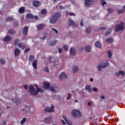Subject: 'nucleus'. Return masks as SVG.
Instances as JSON below:
<instances>
[{
    "label": "nucleus",
    "mask_w": 125,
    "mask_h": 125,
    "mask_svg": "<svg viewBox=\"0 0 125 125\" xmlns=\"http://www.w3.org/2000/svg\"><path fill=\"white\" fill-rule=\"evenodd\" d=\"M29 92L30 93L31 95H37L39 92L42 93L43 92V90L41 88H37V90H35V88H34V86L31 85L29 88Z\"/></svg>",
    "instance_id": "obj_1"
},
{
    "label": "nucleus",
    "mask_w": 125,
    "mask_h": 125,
    "mask_svg": "<svg viewBox=\"0 0 125 125\" xmlns=\"http://www.w3.org/2000/svg\"><path fill=\"white\" fill-rule=\"evenodd\" d=\"M125 24L123 21H121L120 22V24L116 25L115 27V31L116 32H119V31H123L125 30Z\"/></svg>",
    "instance_id": "obj_2"
},
{
    "label": "nucleus",
    "mask_w": 125,
    "mask_h": 125,
    "mask_svg": "<svg viewBox=\"0 0 125 125\" xmlns=\"http://www.w3.org/2000/svg\"><path fill=\"white\" fill-rule=\"evenodd\" d=\"M71 115L74 118H81L82 114L81 112L78 110H73L71 112Z\"/></svg>",
    "instance_id": "obj_3"
},
{
    "label": "nucleus",
    "mask_w": 125,
    "mask_h": 125,
    "mask_svg": "<svg viewBox=\"0 0 125 125\" xmlns=\"http://www.w3.org/2000/svg\"><path fill=\"white\" fill-rule=\"evenodd\" d=\"M44 110L45 112H48L49 113L54 112V105H52L51 107H45Z\"/></svg>",
    "instance_id": "obj_4"
},
{
    "label": "nucleus",
    "mask_w": 125,
    "mask_h": 125,
    "mask_svg": "<svg viewBox=\"0 0 125 125\" xmlns=\"http://www.w3.org/2000/svg\"><path fill=\"white\" fill-rule=\"evenodd\" d=\"M68 26H72V27H74V28H76L77 26L76 25V22L72 21L71 19H68Z\"/></svg>",
    "instance_id": "obj_5"
},
{
    "label": "nucleus",
    "mask_w": 125,
    "mask_h": 125,
    "mask_svg": "<svg viewBox=\"0 0 125 125\" xmlns=\"http://www.w3.org/2000/svg\"><path fill=\"white\" fill-rule=\"evenodd\" d=\"M108 65H109V63L108 62H105L104 64L103 65L100 64L98 66V69L99 70V71H101V69H102V68H106V67H107Z\"/></svg>",
    "instance_id": "obj_6"
},
{
    "label": "nucleus",
    "mask_w": 125,
    "mask_h": 125,
    "mask_svg": "<svg viewBox=\"0 0 125 125\" xmlns=\"http://www.w3.org/2000/svg\"><path fill=\"white\" fill-rule=\"evenodd\" d=\"M93 1L91 0H85L84 1V4L86 6V7H89L90 5L92 4Z\"/></svg>",
    "instance_id": "obj_7"
},
{
    "label": "nucleus",
    "mask_w": 125,
    "mask_h": 125,
    "mask_svg": "<svg viewBox=\"0 0 125 125\" xmlns=\"http://www.w3.org/2000/svg\"><path fill=\"white\" fill-rule=\"evenodd\" d=\"M58 16H53L50 20V22L51 24H54L55 22H56L57 21V18H58Z\"/></svg>",
    "instance_id": "obj_8"
},
{
    "label": "nucleus",
    "mask_w": 125,
    "mask_h": 125,
    "mask_svg": "<svg viewBox=\"0 0 125 125\" xmlns=\"http://www.w3.org/2000/svg\"><path fill=\"white\" fill-rule=\"evenodd\" d=\"M44 27H45V24L44 23H42L38 25L37 29L38 31H42V30H43L44 28Z\"/></svg>",
    "instance_id": "obj_9"
},
{
    "label": "nucleus",
    "mask_w": 125,
    "mask_h": 125,
    "mask_svg": "<svg viewBox=\"0 0 125 125\" xmlns=\"http://www.w3.org/2000/svg\"><path fill=\"white\" fill-rule=\"evenodd\" d=\"M29 31V28L28 26H25L23 28V34L24 36H27L28 35V32Z\"/></svg>",
    "instance_id": "obj_10"
},
{
    "label": "nucleus",
    "mask_w": 125,
    "mask_h": 125,
    "mask_svg": "<svg viewBox=\"0 0 125 125\" xmlns=\"http://www.w3.org/2000/svg\"><path fill=\"white\" fill-rule=\"evenodd\" d=\"M37 63H38V60H34L32 63V66L35 70H37V69L38 64Z\"/></svg>",
    "instance_id": "obj_11"
},
{
    "label": "nucleus",
    "mask_w": 125,
    "mask_h": 125,
    "mask_svg": "<svg viewBox=\"0 0 125 125\" xmlns=\"http://www.w3.org/2000/svg\"><path fill=\"white\" fill-rule=\"evenodd\" d=\"M33 4L34 6H35V7H40V5H41V2L39 1H34Z\"/></svg>",
    "instance_id": "obj_12"
},
{
    "label": "nucleus",
    "mask_w": 125,
    "mask_h": 125,
    "mask_svg": "<svg viewBox=\"0 0 125 125\" xmlns=\"http://www.w3.org/2000/svg\"><path fill=\"white\" fill-rule=\"evenodd\" d=\"M67 75L65 74V73L62 72L60 75V80H63V79H67Z\"/></svg>",
    "instance_id": "obj_13"
},
{
    "label": "nucleus",
    "mask_w": 125,
    "mask_h": 125,
    "mask_svg": "<svg viewBox=\"0 0 125 125\" xmlns=\"http://www.w3.org/2000/svg\"><path fill=\"white\" fill-rule=\"evenodd\" d=\"M52 119V116H50L48 117L47 118L45 119L44 123H46L47 124H49L50 123V121H51V119Z\"/></svg>",
    "instance_id": "obj_14"
},
{
    "label": "nucleus",
    "mask_w": 125,
    "mask_h": 125,
    "mask_svg": "<svg viewBox=\"0 0 125 125\" xmlns=\"http://www.w3.org/2000/svg\"><path fill=\"white\" fill-rule=\"evenodd\" d=\"M115 75L117 77H119L120 75H122V76H124L125 75V72L124 71L120 70L118 73H116Z\"/></svg>",
    "instance_id": "obj_15"
},
{
    "label": "nucleus",
    "mask_w": 125,
    "mask_h": 125,
    "mask_svg": "<svg viewBox=\"0 0 125 125\" xmlns=\"http://www.w3.org/2000/svg\"><path fill=\"white\" fill-rule=\"evenodd\" d=\"M21 51H20V49L16 48L15 49V56H19V54H20V53Z\"/></svg>",
    "instance_id": "obj_16"
},
{
    "label": "nucleus",
    "mask_w": 125,
    "mask_h": 125,
    "mask_svg": "<svg viewBox=\"0 0 125 125\" xmlns=\"http://www.w3.org/2000/svg\"><path fill=\"white\" fill-rule=\"evenodd\" d=\"M70 53L71 55H76V49L75 48H71Z\"/></svg>",
    "instance_id": "obj_17"
},
{
    "label": "nucleus",
    "mask_w": 125,
    "mask_h": 125,
    "mask_svg": "<svg viewBox=\"0 0 125 125\" xmlns=\"http://www.w3.org/2000/svg\"><path fill=\"white\" fill-rule=\"evenodd\" d=\"M3 41L4 42H10V41H11V37L10 36H6L3 39Z\"/></svg>",
    "instance_id": "obj_18"
},
{
    "label": "nucleus",
    "mask_w": 125,
    "mask_h": 125,
    "mask_svg": "<svg viewBox=\"0 0 125 125\" xmlns=\"http://www.w3.org/2000/svg\"><path fill=\"white\" fill-rule=\"evenodd\" d=\"M18 47H20V48H21L22 50L25 48V44L22 43L21 42H20L18 45Z\"/></svg>",
    "instance_id": "obj_19"
},
{
    "label": "nucleus",
    "mask_w": 125,
    "mask_h": 125,
    "mask_svg": "<svg viewBox=\"0 0 125 125\" xmlns=\"http://www.w3.org/2000/svg\"><path fill=\"white\" fill-rule=\"evenodd\" d=\"M95 45L96 47H98V48H101V47H102L101 46V43H100V42L99 41L95 42Z\"/></svg>",
    "instance_id": "obj_20"
},
{
    "label": "nucleus",
    "mask_w": 125,
    "mask_h": 125,
    "mask_svg": "<svg viewBox=\"0 0 125 125\" xmlns=\"http://www.w3.org/2000/svg\"><path fill=\"white\" fill-rule=\"evenodd\" d=\"M35 18V20H38L39 19V17L38 16H26V19H33V18Z\"/></svg>",
    "instance_id": "obj_21"
},
{
    "label": "nucleus",
    "mask_w": 125,
    "mask_h": 125,
    "mask_svg": "<svg viewBox=\"0 0 125 125\" xmlns=\"http://www.w3.org/2000/svg\"><path fill=\"white\" fill-rule=\"evenodd\" d=\"M125 11V9L124 8V6H123V9L117 10V13L118 14H122V13H124Z\"/></svg>",
    "instance_id": "obj_22"
},
{
    "label": "nucleus",
    "mask_w": 125,
    "mask_h": 125,
    "mask_svg": "<svg viewBox=\"0 0 125 125\" xmlns=\"http://www.w3.org/2000/svg\"><path fill=\"white\" fill-rule=\"evenodd\" d=\"M19 13H21V14L24 13L25 12V9H24V7H22L20 8L19 9Z\"/></svg>",
    "instance_id": "obj_23"
},
{
    "label": "nucleus",
    "mask_w": 125,
    "mask_h": 125,
    "mask_svg": "<svg viewBox=\"0 0 125 125\" xmlns=\"http://www.w3.org/2000/svg\"><path fill=\"white\" fill-rule=\"evenodd\" d=\"M85 89H86V90H87V91H88L89 92H91L92 91V90L90 88V86L88 85H87L86 86Z\"/></svg>",
    "instance_id": "obj_24"
},
{
    "label": "nucleus",
    "mask_w": 125,
    "mask_h": 125,
    "mask_svg": "<svg viewBox=\"0 0 125 125\" xmlns=\"http://www.w3.org/2000/svg\"><path fill=\"white\" fill-rule=\"evenodd\" d=\"M57 43V41L55 40L54 41H52L49 43V45H51V46L53 45H55Z\"/></svg>",
    "instance_id": "obj_25"
},
{
    "label": "nucleus",
    "mask_w": 125,
    "mask_h": 125,
    "mask_svg": "<svg viewBox=\"0 0 125 125\" xmlns=\"http://www.w3.org/2000/svg\"><path fill=\"white\" fill-rule=\"evenodd\" d=\"M79 71V67L77 66H75L73 69V73H77Z\"/></svg>",
    "instance_id": "obj_26"
},
{
    "label": "nucleus",
    "mask_w": 125,
    "mask_h": 125,
    "mask_svg": "<svg viewBox=\"0 0 125 125\" xmlns=\"http://www.w3.org/2000/svg\"><path fill=\"white\" fill-rule=\"evenodd\" d=\"M47 13V10L46 9H43L41 10V14L44 15Z\"/></svg>",
    "instance_id": "obj_27"
},
{
    "label": "nucleus",
    "mask_w": 125,
    "mask_h": 125,
    "mask_svg": "<svg viewBox=\"0 0 125 125\" xmlns=\"http://www.w3.org/2000/svg\"><path fill=\"white\" fill-rule=\"evenodd\" d=\"M114 42V40L111 38H107L106 40V42L108 43L113 42Z\"/></svg>",
    "instance_id": "obj_28"
},
{
    "label": "nucleus",
    "mask_w": 125,
    "mask_h": 125,
    "mask_svg": "<svg viewBox=\"0 0 125 125\" xmlns=\"http://www.w3.org/2000/svg\"><path fill=\"white\" fill-rule=\"evenodd\" d=\"M90 48H91V47L89 45L86 46L85 47V51H86V52H90Z\"/></svg>",
    "instance_id": "obj_29"
},
{
    "label": "nucleus",
    "mask_w": 125,
    "mask_h": 125,
    "mask_svg": "<svg viewBox=\"0 0 125 125\" xmlns=\"http://www.w3.org/2000/svg\"><path fill=\"white\" fill-rule=\"evenodd\" d=\"M43 85H44V86H45V87H46V88H48L49 86H50V84L48 82H44Z\"/></svg>",
    "instance_id": "obj_30"
},
{
    "label": "nucleus",
    "mask_w": 125,
    "mask_h": 125,
    "mask_svg": "<svg viewBox=\"0 0 125 125\" xmlns=\"http://www.w3.org/2000/svg\"><path fill=\"white\" fill-rule=\"evenodd\" d=\"M91 32V27H88L86 29V33H87V34H90Z\"/></svg>",
    "instance_id": "obj_31"
},
{
    "label": "nucleus",
    "mask_w": 125,
    "mask_h": 125,
    "mask_svg": "<svg viewBox=\"0 0 125 125\" xmlns=\"http://www.w3.org/2000/svg\"><path fill=\"white\" fill-rule=\"evenodd\" d=\"M34 59H35V57L33 55L29 56V61H30V62H33Z\"/></svg>",
    "instance_id": "obj_32"
},
{
    "label": "nucleus",
    "mask_w": 125,
    "mask_h": 125,
    "mask_svg": "<svg viewBox=\"0 0 125 125\" xmlns=\"http://www.w3.org/2000/svg\"><path fill=\"white\" fill-rule=\"evenodd\" d=\"M107 54H108V57L109 58H111V57H112V52L110 50H108Z\"/></svg>",
    "instance_id": "obj_33"
},
{
    "label": "nucleus",
    "mask_w": 125,
    "mask_h": 125,
    "mask_svg": "<svg viewBox=\"0 0 125 125\" xmlns=\"http://www.w3.org/2000/svg\"><path fill=\"white\" fill-rule=\"evenodd\" d=\"M112 33V29H110L108 31H106V33H105L104 35L105 36H109Z\"/></svg>",
    "instance_id": "obj_34"
},
{
    "label": "nucleus",
    "mask_w": 125,
    "mask_h": 125,
    "mask_svg": "<svg viewBox=\"0 0 125 125\" xmlns=\"http://www.w3.org/2000/svg\"><path fill=\"white\" fill-rule=\"evenodd\" d=\"M107 12L108 13H114V9H112L111 8H109L107 9Z\"/></svg>",
    "instance_id": "obj_35"
},
{
    "label": "nucleus",
    "mask_w": 125,
    "mask_h": 125,
    "mask_svg": "<svg viewBox=\"0 0 125 125\" xmlns=\"http://www.w3.org/2000/svg\"><path fill=\"white\" fill-rule=\"evenodd\" d=\"M67 15H69V16H75L76 15V14H75L74 13H72V12H68L67 13Z\"/></svg>",
    "instance_id": "obj_36"
},
{
    "label": "nucleus",
    "mask_w": 125,
    "mask_h": 125,
    "mask_svg": "<svg viewBox=\"0 0 125 125\" xmlns=\"http://www.w3.org/2000/svg\"><path fill=\"white\" fill-rule=\"evenodd\" d=\"M0 62L2 65H4L5 64V61L3 59H0Z\"/></svg>",
    "instance_id": "obj_37"
},
{
    "label": "nucleus",
    "mask_w": 125,
    "mask_h": 125,
    "mask_svg": "<svg viewBox=\"0 0 125 125\" xmlns=\"http://www.w3.org/2000/svg\"><path fill=\"white\" fill-rule=\"evenodd\" d=\"M101 2L103 6H104V5H106V4H107V2L104 1V0H101Z\"/></svg>",
    "instance_id": "obj_38"
},
{
    "label": "nucleus",
    "mask_w": 125,
    "mask_h": 125,
    "mask_svg": "<svg viewBox=\"0 0 125 125\" xmlns=\"http://www.w3.org/2000/svg\"><path fill=\"white\" fill-rule=\"evenodd\" d=\"M11 20H13V18L12 17H8L6 19L7 22H9L10 21H11Z\"/></svg>",
    "instance_id": "obj_39"
},
{
    "label": "nucleus",
    "mask_w": 125,
    "mask_h": 125,
    "mask_svg": "<svg viewBox=\"0 0 125 125\" xmlns=\"http://www.w3.org/2000/svg\"><path fill=\"white\" fill-rule=\"evenodd\" d=\"M19 42V39H16L14 42V45H17V43H18Z\"/></svg>",
    "instance_id": "obj_40"
},
{
    "label": "nucleus",
    "mask_w": 125,
    "mask_h": 125,
    "mask_svg": "<svg viewBox=\"0 0 125 125\" xmlns=\"http://www.w3.org/2000/svg\"><path fill=\"white\" fill-rule=\"evenodd\" d=\"M25 122H26V118H23L22 120L21 121V125H24V123H25Z\"/></svg>",
    "instance_id": "obj_41"
},
{
    "label": "nucleus",
    "mask_w": 125,
    "mask_h": 125,
    "mask_svg": "<svg viewBox=\"0 0 125 125\" xmlns=\"http://www.w3.org/2000/svg\"><path fill=\"white\" fill-rule=\"evenodd\" d=\"M9 34H15V31L13 29H10L9 30Z\"/></svg>",
    "instance_id": "obj_42"
},
{
    "label": "nucleus",
    "mask_w": 125,
    "mask_h": 125,
    "mask_svg": "<svg viewBox=\"0 0 125 125\" xmlns=\"http://www.w3.org/2000/svg\"><path fill=\"white\" fill-rule=\"evenodd\" d=\"M13 25L14 27H18V26H19V24L17 22H14L13 23Z\"/></svg>",
    "instance_id": "obj_43"
},
{
    "label": "nucleus",
    "mask_w": 125,
    "mask_h": 125,
    "mask_svg": "<svg viewBox=\"0 0 125 125\" xmlns=\"http://www.w3.org/2000/svg\"><path fill=\"white\" fill-rule=\"evenodd\" d=\"M63 48L65 51H68V45H64L63 46Z\"/></svg>",
    "instance_id": "obj_44"
},
{
    "label": "nucleus",
    "mask_w": 125,
    "mask_h": 125,
    "mask_svg": "<svg viewBox=\"0 0 125 125\" xmlns=\"http://www.w3.org/2000/svg\"><path fill=\"white\" fill-rule=\"evenodd\" d=\"M44 70L45 71V72H46L47 73H49V70L48 69V68L47 67H45L44 68Z\"/></svg>",
    "instance_id": "obj_45"
},
{
    "label": "nucleus",
    "mask_w": 125,
    "mask_h": 125,
    "mask_svg": "<svg viewBox=\"0 0 125 125\" xmlns=\"http://www.w3.org/2000/svg\"><path fill=\"white\" fill-rule=\"evenodd\" d=\"M63 119L64 120V121H65L66 123L68 124V120H67V118L66 117V116H63Z\"/></svg>",
    "instance_id": "obj_46"
},
{
    "label": "nucleus",
    "mask_w": 125,
    "mask_h": 125,
    "mask_svg": "<svg viewBox=\"0 0 125 125\" xmlns=\"http://www.w3.org/2000/svg\"><path fill=\"white\" fill-rule=\"evenodd\" d=\"M50 90H51V91H55V88H54V87H50Z\"/></svg>",
    "instance_id": "obj_47"
},
{
    "label": "nucleus",
    "mask_w": 125,
    "mask_h": 125,
    "mask_svg": "<svg viewBox=\"0 0 125 125\" xmlns=\"http://www.w3.org/2000/svg\"><path fill=\"white\" fill-rule=\"evenodd\" d=\"M72 97V95L70 93H68V97H67V99H69Z\"/></svg>",
    "instance_id": "obj_48"
},
{
    "label": "nucleus",
    "mask_w": 125,
    "mask_h": 125,
    "mask_svg": "<svg viewBox=\"0 0 125 125\" xmlns=\"http://www.w3.org/2000/svg\"><path fill=\"white\" fill-rule=\"evenodd\" d=\"M54 16H61V14L60 13H58L55 14Z\"/></svg>",
    "instance_id": "obj_49"
},
{
    "label": "nucleus",
    "mask_w": 125,
    "mask_h": 125,
    "mask_svg": "<svg viewBox=\"0 0 125 125\" xmlns=\"http://www.w3.org/2000/svg\"><path fill=\"white\" fill-rule=\"evenodd\" d=\"M93 91H95V92H97L98 89H97V88L93 87Z\"/></svg>",
    "instance_id": "obj_50"
},
{
    "label": "nucleus",
    "mask_w": 125,
    "mask_h": 125,
    "mask_svg": "<svg viewBox=\"0 0 125 125\" xmlns=\"http://www.w3.org/2000/svg\"><path fill=\"white\" fill-rule=\"evenodd\" d=\"M52 31H54V32L56 33V34H58V31L57 30L54 29V28H52Z\"/></svg>",
    "instance_id": "obj_51"
},
{
    "label": "nucleus",
    "mask_w": 125,
    "mask_h": 125,
    "mask_svg": "<svg viewBox=\"0 0 125 125\" xmlns=\"http://www.w3.org/2000/svg\"><path fill=\"white\" fill-rule=\"evenodd\" d=\"M24 89H26V90H27V89H28V85L27 84H25L23 86Z\"/></svg>",
    "instance_id": "obj_52"
},
{
    "label": "nucleus",
    "mask_w": 125,
    "mask_h": 125,
    "mask_svg": "<svg viewBox=\"0 0 125 125\" xmlns=\"http://www.w3.org/2000/svg\"><path fill=\"white\" fill-rule=\"evenodd\" d=\"M29 50H30V48L25 49V50H24L25 53H27V52H28V51H29Z\"/></svg>",
    "instance_id": "obj_53"
},
{
    "label": "nucleus",
    "mask_w": 125,
    "mask_h": 125,
    "mask_svg": "<svg viewBox=\"0 0 125 125\" xmlns=\"http://www.w3.org/2000/svg\"><path fill=\"white\" fill-rule=\"evenodd\" d=\"M83 20H82L81 21V27H83Z\"/></svg>",
    "instance_id": "obj_54"
},
{
    "label": "nucleus",
    "mask_w": 125,
    "mask_h": 125,
    "mask_svg": "<svg viewBox=\"0 0 125 125\" xmlns=\"http://www.w3.org/2000/svg\"><path fill=\"white\" fill-rule=\"evenodd\" d=\"M100 29L102 30V31H104V30H106V27H101Z\"/></svg>",
    "instance_id": "obj_55"
},
{
    "label": "nucleus",
    "mask_w": 125,
    "mask_h": 125,
    "mask_svg": "<svg viewBox=\"0 0 125 125\" xmlns=\"http://www.w3.org/2000/svg\"><path fill=\"white\" fill-rule=\"evenodd\" d=\"M15 103L16 104H18V103H19V99H17V100H16Z\"/></svg>",
    "instance_id": "obj_56"
},
{
    "label": "nucleus",
    "mask_w": 125,
    "mask_h": 125,
    "mask_svg": "<svg viewBox=\"0 0 125 125\" xmlns=\"http://www.w3.org/2000/svg\"><path fill=\"white\" fill-rule=\"evenodd\" d=\"M59 53H62V49L61 48H59Z\"/></svg>",
    "instance_id": "obj_57"
},
{
    "label": "nucleus",
    "mask_w": 125,
    "mask_h": 125,
    "mask_svg": "<svg viewBox=\"0 0 125 125\" xmlns=\"http://www.w3.org/2000/svg\"><path fill=\"white\" fill-rule=\"evenodd\" d=\"M45 39H46V36H44L43 38H41V40H42V41H44V40H45Z\"/></svg>",
    "instance_id": "obj_58"
},
{
    "label": "nucleus",
    "mask_w": 125,
    "mask_h": 125,
    "mask_svg": "<svg viewBox=\"0 0 125 125\" xmlns=\"http://www.w3.org/2000/svg\"><path fill=\"white\" fill-rule=\"evenodd\" d=\"M87 104H88V106H91L92 105L91 102H89Z\"/></svg>",
    "instance_id": "obj_59"
},
{
    "label": "nucleus",
    "mask_w": 125,
    "mask_h": 125,
    "mask_svg": "<svg viewBox=\"0 0 125 125\" xmlns=\"http://www.w3.org/2000/svg\"><path fill=\"white\" fill-rule=\"evenodd\" d=\"M26 16H33V15L31 14H27L26 15Z\"/></svg>",
    "instance_id": "obj_60"
},
{
    "label": "nucleus",
    "mask_w": 125,
    "mask_h": 125,
    "mask_svg": "<svg viewBox=\"0 0 125 125\" xmlns=\"http://www.w3.org/2000/svg\"><path fill=\"white\" fill-rule=\"evenodd\" d=\"M59 8H60L61 9H63V6L61 5L60 6Z\"/></svg>",
    "instance_id": "obj_61"
},
{
    "label": "nucleus",
    "mask_w": 125,
    "mask_h": 125,
    "mask_svg": "<svg viewBox=\"0 0 125 125\" xmlns=\"http://www.w3.org/2000/svg\"><path fill=\"white\" fill-rule=\"evenodd\" d=\"M3 125H6V122L5 121H3Z\"/></svg>",
    "instance_id": "obj_62"
},
{
    "label": "nucleus",
    "mask_w": 125,
    "mask_h": 125,
    "mask_svg": "<svg viewBox=\"0 0 125 125\" xmlns=\"http://www.w3.org/2000/svg\"><path fill=\"white\" fill-rule=\"evenodd\" d=\"M90 82H93V78H90Z\"/></svg>",
    "instance_id": "obj_63"
},
{
    "label": "nucleus",
    "mask_w": 125,
    "mask_h": 125,
    "mask_svg": "<svg viewBox=\"0 0 125 125\" xmlns=\"http://www.w3.org/2000/svg\"><path fill=\"white\" fill-rule=\"evenodd\" d=\"M83 47H81L80 48V50L81 51H82V50H83Z\"/></svg>",
    "instance_id": "obj_64"
}]
</instances>
